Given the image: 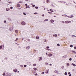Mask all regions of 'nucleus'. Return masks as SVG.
I'll list each match as a JSON object with an SVG mask.
<instances>
[{"instance_id":"1","label":"nucleus","mask_w":76,"mask_h":76,"mask_svg":"<svg viewBox=\"0 0 76 76\" xmlns=\"http://www.w3.org/2000/svg\"><path fill=\"white\" fill-rule=\"evenodd\" d=\"M21 23L22 25H26V23L24 21L22 22H21Z\"/></svg>"},{"instance_id":"2","label":"nucleus","mask_w":76,"mask_h":76,"mask_svg":"<svg viewBox=\"0 0 76 76\" xmlns=\"http://www.w3.org/2000/svg\"><path fill=\"white\" fill-rule=\"evenodd\" d=\"M17 71H18V70L16 69H15L13 70V72H15V73H16V72H17Z\"/></svg>"},{"instance_id":"3","label":"nucleus","mask_w":76,"mask_h":76,"mask_svg":"<svg viewBox=\"0 0 76 76\" xmlns=\"http://www.w3.org/2000/svg\"><path fill=\"white\" fill-rule=\"evenodd\" d=\"M29 48H30V46H29L26 47V49H27V50H29Z\"/></svg>"},{"instance_id":"4","label":"nucleus","mask_w":76,"mask_h":76,"mask_svg":"<svg viewBox=\"0 0 76 76\" xmlns=\"http://www.w3.org/2000/svg\"><path fill=\"white\" fill-rule=\"evenodd\" d=\"M42 60V57H39V61H41Z\"/></svg>"},{"instance_id":"5","label":"nucleus","mask_w":76,"mask_h":76,"mask_svg":"<svg viewBox=\"0 0 76 76\" xmlns=\"http://www.w3.org/2000/svg\"><path fill=\"white\" fill-rule=\"evenodd\" d=\"M71 23V22H72L70 21H69L68 22H66V21H65V23Z\"/></svg>"},{"instance_id":"6","label":"nucleus","mask_w":76,"mask_h":76,"mask_svg":"<svg viewBox=\"0 0 76 76\" xmlns=\"http://www.w3.org/2000/svg\"><path fill=\"white\" fill-rule=\"evenodd\" d=\"M54 22V21L53 20H50V22L51 23H53Z\"/></svg>"},{"instance_id":"7","label":"nucleus","mask_w":76,"mask_h":76,"mask_svg":"<svg viewBox=\"0 0 76 76\" xmlns=\"http://www.w3.org/2000/svg\"><path fill=\"white\" fill-rule=\"evenodd\" d=\"M48 56H49V57H51V56H52V54L49 53L48 54Z\"/></svg>"},{"instance_id":"8","label":"nucleus","mask_w":76,"mask_h":76,"mask_svg":"<svg viewBox=\"0 0 76 76\" xmlns=\"http://www.w3.org/2000/svg\"><path fill=\"white\" fill-rule=\"evenodd\" d=\"M53 35L54 36V37H57V35L56 34H53Z\"/></svg>"},{"instance_id":"9","label":"nucleus","mask_w":76,"mask_h":76,"mask_svg":"<svg viewBox=\"0 0 76 76\" xmlns=\"http://www.w3.org/2000/svg\"><path fill=\"white\" fill-rule=\"evenodd\" d=\"M8 20H10V21H12V19H11V18H7Z\"/></svg>"},{"instance_id":"10","label":"nucleus","mask_w":76,"mask_h":76,"mask_svg":"<svg viewBox=\"0 0 76 76\" xmlns=\"http://www.w3.org/2000/svg\"><path fill=\"white\" fill-rule=\"evenodd\" d=\"M17 6L18 7H20V4H17Z\"/></svg>"},{"instance_id":"11","label":"nucleus","mask_w":76,"mask_h":76,"mask_svg":"<svg viewBox=\"0 0 76 76\" xmlns=\"http://www.w3.org/2000/svg\"><path fill=\"white\" fill-rule=\"evenodd\" d=\"M72 66H74V67H75V66H76V64H75L73 63H72Z\"/></svg>"},{"instance_id":"12","label":"nucleus","mask_w":76,"mask_h":76,"mask_svg":"<svg viewBox=\"0 0 76 76\" xmlns=\"http://www.w3.org/2000/svg\"><path fill=\"white\" fill-rule=\"evenodd\" d=\"M55 73H58V72L57 71H55Z\"/></svg>"},{"instance_id":"13","label":"nucleus","mask_w":76,"mask_h":76,"mask_svg":"<svg viewBox=\"0 0 76 76\" xmlns=\"http://www.w3.org/2000/svg\"><path fill=\"white\" fill-rule=\"evenodd\" d=\"M72 35V37L74 38V37H76V36L75 35Z\"/></svg>"},{"instance_id":"14","label":"nucleus","mask_w":76,"mask_h":76,"mask_svg":"<svg viewBox=\"0 0 76 76\" xmlns=\"http://www.w3.org/2000/svg\"><path fill=\"white\" fill-rule=\"evenodd\" d=\"M8 76H10L11 75H12V74L11 73H9L8 74Z\"/></svg>"},{"instance_id":"15","label":"nucleus","mask_w":76,"mask_h":76,"mask_svg":"<svg viewBox=\"0 0 76 76\" xmlns=\"http://www.w3.org/2000/svg\"><path fill=\"white\" fill-rule=\"evenodd\" d=\"M64 1H61V3H66V2H64Z\"/></svg>"},{"instance_id":"16","label":"nucleus","mask_w":76,"mask_h":76,"mask_svg":"<svg viewBox=\"0 0 76 76\" xmlns=\"http://www.w3.org/2000/svg\"><path fill=\"white\" fill-rule=\"evenodd\" d=\"M15 32L16 33H18V30H16L15 31Z\"/></svg>"},{"instance_id":"17","label":"nucleus","mask_w":76,"mask_h":76,"mask_svg":"<svg viewBox=\"0 0 76 76\" xmlns=\"http://www.w3.org/2000/svg\"><path fill=\"white\" fill-rule=\"evenodd\" d=\"M6 10L7 11H9V8H6Z\"/></svg>"},{"instance_id":"18","label":"nucleus","mask_w":76,"mask_h":76,"mask_svg":"<svg viewBox=\"0 0 76 76\" xmlns=\"http://www.w3.org/2000/svg\"><path fill=\"white\" fill-rule=\"evenodd\" d=\"M67 72H65V73H64V75H67Z\"/></svg>"},{"instance_id":"19","label":"nucleus","mask_w":76,"mask_h":76,"mask_svg":"<svg viewBox=\"0 0 76 76\" xmlns=\"http://www.w3.org/2000/svg\"><path fill=\"white\" fill-rule=\"evenodd\" d=\"M67 17H68L69 18H71V16H67Z\"/></svg>"},{"instance_id":"20","label":"nucleus","mask_w":76,"mask_h":76,"mask_svg":"<svg viewBox=\"0 0 76 76\" xmlns=\"http://www.w3.org/2000/svg\"><path fill=\"white\" fill-rule=\"evenodd\" d=\"M72 52L74 53V54H76V52H75V51H72Z\"/></svg>"},{"instance_id":"21","label":"nucleus","mask_w":76,"mask_h":76,"mask_svg":"<svg viewBox=\"0 0 76 76\" xmlns=\"http://www.w3.org/2000/svg\"><path fill=\"white\" fill-rule=\"evenodd\" d=\"M49 71H50V70H49V69H48L47 70V72H46V73H48V72H49Z\"/></svg>"},{"instance_id":"22","label":"nucleus","mask_w":76,"mask_h":76,"mask_svg":"<svg viewBox=\"0 0 76 76\" xmlns=\"http://www.w3.org/2000/svg\"><path fill=\"white\" fill-rule=\"evenodd\" d=\"M36 39H39V37H36Z\"/></svg>"},{"instance_id":"23","label":"nucleus","mask_w":76,"mask_h":76,"mask_svg":"<svg viewBox=\"0 0 76 76\" xmlns=\"http://www.w3.org/2000/svg\"><path fill=\"white\" fill-rule=\"evenodd\" d=\"M35 9H38V7H35Z\"/></svg>"},{"instance_id":"24","label":"nucleus","mask_w":76,"mask_h":76,"mask_svg":"<svg viewBox=\"0 0 76 76\" xmlns=\"http://www.w3.org/2000/svg\"><path fill=\"white\" fill-rule=\"evenodd\" d=\"M48 19H46L44 20V21H48Z\"/></svg>"},{"instance_id":"25","label":"nucleus","mask_w":76,"mask_h":76,"mask_svg":"<svg viewBox=\"0 0 76 76\" xmlns=\"http://www.w3.org/2000/svg\"><path fill=\"white\" fill-rule=\"evenodd\" d=\"M36 65H37V64H33V66H36Z\"/></svg>"},{"instance_id":"26","label":"nucleus","mask_w":76,"mask_h":76,"mask_svg":"<svg viewBox=\"0 0 76 76\" xmlns=\"http://www.w3.org/2000/svg\"><path fill=\"white\" fill-rule=\"evenodd\" d=\"M27 8H29V9H30V7H29V6L28 5L27 6Z\"/></svg>"},{"instance_id":"27","label":"nucleus","mask_w":76,"mask_h":76,"mask_svg":"<svg viewBox=\"0 0 76 76\" xmlns=\"http://www.w3.org/2000/svg\"><path fill=\"white\" fill-rule=\"evenodd\" d=\"M72 58H70L69 59V61H72Z\"/></svg>"},{"instance_id":"28","label":"nucleus","mask_w":76,"mask_h":76,"mask_svg":"<svg viewBox=\"0 0 76 76\" xmlns=\"http://www.w3.org/2000/svg\"><path fill=\"white\" fill-rule=\"evenodd\" d=\"M33 69H34V70H37V68H34Z\"/></svg>"},{"instance_id":"29","label":"nucleus","mask_w":76,"mask_h":76,"mask_svg":"<svg viewBox=\"0 0 76 76\" xmlns=\"http://www.w3.org/2000/svg\"><path fill=\"white\" fill-rule=\"evenodd\" d=\"M23 15H26V14L25 12H23Z\"/></svg>"},{"instance_id":"30","label":"nucleus","mask_w":76,"mask_h":76,"mask_svg":"<svg viewBox=\"0 0 76 76\" xmlns=\"http://www.w3.org/2000/svg\"><path fill=\"white\" fill-rule=\"evenodd\" d=\"M66 65L68 66H69V63H67V64Z\"/></svg>"},{"instance_id":"31","label":"nucleus","mask_w":76,"mask_h":76,"mask_svg":"<svg viewBox=\"0 0 76 76\" xmlns=\"http://www.w3.org/2000/svg\"><path fill=\"white\" fill-rule=\"evenodd\" d=\"M71 18H73V17H74V16L73 15H71Z\"/></svg>"},{"instance_id":"32","label":"nucleus","mask_w":76,"mask_h":76,"mask_svg":"<svg viewBox=\"0 0 76 76\" xmlns=\"http://www.w3.org/2000/svg\"><path fill=\"white\" fill-rule=\"evenodd\" d=\"M64 16H65V17H66L68 16L67 15H66V14L64 15Z\"/></svg>"},{"instance_id":"33","label":"nucleus","mask_w":76,"mask_h":76,"mask_svg":"<svg viewBox=\"0 0 76 76\" xmlns=\"http://www.w3.org/2000/svg\"><path fill=\"white\" fill-rule=\"evenodd\" d=\"M2 75H3V76H5V73H4Z\"/></svg>"},{"instance_id":"34","label":"nucleus","mask_w":76,"mask_h":76,"mask_svg":"<svg viewBox=\"0 0 76 76\" xmlns=\"http://www.w3.org/2000/svg\"><path fill=\"white\" fill-rule=\"evenodd\" d=\"M70 47L72 48V47H73V45H70Z\"/></svg>"},{"instance_id":"35","label":"nucleus","mask_w":76,"mask_h":76,"mask_svg":"<svg viewBox=\"0 0 76 76\" xmlns=\"http://www.w3.org/2000/svg\"><path fill=\"white\" fill-rule=\"evenodd\" d=\"M44 73H45V72H42V75H43V74H44Z\"/></svg>"},{"instance_id":"36","label":"nucleus","mask_w":76,"mask_h":76,"mask_svg":"<svg viewBox=\"0 0 76 76\" xmlns=\"http://www.w3.org/2000/svg\"><path fill=\"white\" fill-rule=\"evenodd\" d=\"M61 68L62 69H64V66H63L61 67Z\"/></svg>"},{"instance_id":"37","label":"nucleus","mask_w":76,"mask_h":76,"mask_svg":"<svg viewBox=\"0 0 76 76\" xmlns=\"http://www.w3.org/2000/svg\"><path fill=\"white\" fill-rule=\"evenodd\" d=\"M3 47V46L1 45L0 46V49L1 48H2Z\"/></svg>"},{"instance_id":"38","label":"nucleus","mask_w":76,"mask_h":76,"mask_svg":"<svg viewBox=\"0 0 76 76\" xmlns=\"http://www.w3.org/2000/svg\"><path fill=\"white\" fill-rule=\"evenodd\" d=\"M57 45L58 47H60V44H57Z\"/></svg>"},{"instance_id":"39","label":"nucleus","mask_w":76,"mask_h":76,"mask_svg":"<svg viewBox=\"0 0 76 76\" xmlns=\"http://www.w3.org/2000/svg\"><path fill=\"white\" fill-rule=\"evenodd\" d=\"M18 38H16V40H15V41H18Z\"/></svg>"},{"instance_id":"40","label":"nucleus","mask_w":76,"mask_h":76,"mask_svg":"<svg viewBox=\"0 0 76 76\" xmlns=\"http://www.w3.org/2000/svg\"><path fill=\"white\" fill-rule=\"evenodd\" d=\"M49 2V0H47V2L48 3Z\"/></svg>"},{"instance_id":"41","label":"nucleus","mask_w":76,"mask_h":76,"mask_svg":"<svg viewBox=\"0 0 76 76\" xmlns=\"http://www.w3.org/2000/svg\"><path fill=\"white\" fill-rule=\"evenodd\" d=\"M4 23H6V20H4Z\"/></svg>"},{"instance_id":"42","label":"nucleus","mask_w":76,"mask_h":76,"mask_svg":"<svg viewBox=\"0 0 76 76\" xmlns=\"http://www.w3.org/2000/svg\"><path fill=\"white\" fill-rule=\"evenodd\" d=\"M62 22V23H64V21H62V22Z\"/></svg>"},{"instance_id":"43","label":"nucleus","mask_w":76,"mask_h":76,"mask_svg":"<svg viewBox=\"0 0 76 76\" xmlns=\"http://www.w3.org/2000/svg\"><path fill=\"white\" fill-rule=\"evenodd\" d=\"M37 75H38V74H37V73H36V74L34 75L35 76H37Z\"/></svg>"},{"instance_id":"44","label":"nucleus","mask_w":76,"mask_h":76,"mask_svg":"<svg viewBox=\"0 0 76 76\" xmlns=\"http://www.w3.org/2000/svg\"><path fill=\"white\" fill-rule=\"evenodd\" d=\"M34 15H37V14H38V13H37V12H36V13H34Z\"/></svg>"},{"instance_id":"45","label":"nucleus","mask_w":76,"mask_h":76,"mask_svg":"<svg viewBox=\"0 0 76 76\" xmlns=\"http://www.w3.org/2000/svg\"><path fill=\"white\" fill-rule=\"evenodd\" d=\"M10 9H13V7H10Z\"/></svg>"},{"instance_id":"46","label":"nucleus","mask_w":76,"mask_h":76,"mask_svg":"<svg viewBox=\"0 0 76 76\" xmlns=\"http://www.w3.org/2000/svg\"><path fill=\"white\" fill-rule=\"evenodd\" d=\"M48 49L49 48H50V47L49 46H47L46 47Z\"/></svg>"},{"instance_id":"47","label":"nucleus","mask_w":76,"mask_h":76,"mask_svg":"<svg viewBox=\"0 0 76 76\" xmlns=\"http://www.w3.org/2000/svg\"><path fill=\"white\" fill-rule=\"evenodd\" d=\"M26 66H27L26 65H24V67H26Z\"/></svg>"},{"instance_id":"48","label":"nucleus","mask_w":76,"mask_h":76,"mask_svg":"<svg viewBox=\"0 0 76 76\" xmlns=\"http://www.w3.org/2000/svg\"><path fill=\"white\" fill-rule=\"evenodd\" d=\"M33 7H35V5H33L32 6Z\"/></svg>"},{"instance_id":"49","label":"nucleus","mask_w":76,"mask_h":76,"mask_svg":"<svg viewBox=\"0 0 76 76\" xmlns=\"http://www.w3.org/2000/svg\"><path fill=\"white\" fill-rule=\"evenodd\" d=\"M68 75H70V72H69L68 73Z\"/></svg>"},{"instance_id":"50","label":"nucleus","mask_w":76,"mask_h":76,"mask_svg":"<svg viewBox=\"0 0 76 76\" xmlns=\"http://www.w3.org/2000/svg\"><path fill=\"white\" fill-rule=\"evenodd\" d=\"M63 58H66V57L64 56H63Z\"/></svg>"},{"instance_id":"51","label":"nucleus","mask_w":76,"mask_h":76,"mask_svg":"<svg viewBox=\"0 0 76 76\" xmlns=\"http://www.w3.org/2000/svg\"><path fill=\"white\" fill-rule=\"evenodd\" d=\"M9 3H10H10L12 4V2H11V1L9 2Z\"/></svg>"},{"instance_id":"52","label":"nucleus","mask_w":76,"mask_h":76,"mask_svg":"<svg viewBox=\"0 0 76 76\" xmlns=\"http://www.w3.org/2000/svg\"><path fill=\"white\" fill-rule=\"evenodd\" d=\"M48 51H49V50H50V51H51L52 50L50 49H48Z\"/></svg>"},{"instance_id":"53","label":"nucleus","mask_w":76,"mask_h":76,"mask_svg":"<svg viewBox=\"0 0 76 76\" xmlns=\"http://www.w3.org/2000/svg\"><path fill=\"white\" fill-rule=\"evenodd\" d=\"M27 5H28V4H25V6H27Z\"/></svg>"},{"instance_id":"54","label":"nucleus","mask_w":76,"mask_h":76,"mask_svg":"<svg viewBox=\"0 0 76 76\" xmlns=\"http://www.w3.org/2000/svg\"><path fill=\"white\" fill-rule=\"evenodd\" d=\"M7 58H5V60H7Z\"/></svg>"},{"instance_id":"55","label":"nucleus","mask_w":76,"mask_h":76,"mask_svg":"<svg viewBox=\"0 0 76 76\" xmlns=\"http://www.w3.org/2000/svg\"><path fill=\"white\" fill-rule=\"evenodd\" d=\"M58 2H59V3H61V1H58Z\"/></svg>"},{"instance_id":"56","label":"nucleus","mask_w":76,"mask_h":76,"mask_svg":"<svg viewBox=\"0 0 76 76\" xmlns=\"http://www.w3.org/2000/svg\"><path fill=\"white\" fill-rule=\"evenodd\" d=\"M42 16H43V17H44V14H43V15H42Z\"/></svg>"},{"instance_id":"57","label":"nucleus","mask_w":76,"mask_h":76,"mask_svg":"<svg viewBox=\"0 0 76 76\" xmlns=\"http://www.w3.org/2000/svg\"><path fill=\"white\" fill-rule=\"evenodd\" d=\"M48 13H49V14H51V12H48Z\"/></svg>"},{"instance_id":"58","label":"nucleus","mask_w":76,"mask_h":76,"mask_svg":"<svg viewBox=\"0 0 76 76\" xmlns=\"http://www.w3.org/2000/svg\"><path fill=\"white\" fill-rule=\"evenodd\" d=\"M69 76H72V74H69Z\"/></svg>"},{"instance_id":"59","label":"nucleus","mask_w":76,"mask_h":76,"mask_svg":"<svg viewBox=\"0 0 76 76\" xmlns=\"http://www.w3.org/2000/svg\"><path fill=\"white\" fill-rule=\"evenodd\" d=\"M49 65H50V66H52V64H49Z\"/></svg>"},{"instance_id":"60","label":"nucleus","mask_w":76,"mask_h":76,"mask_svg":"<svg viewBox=\"0 0 76 76\" xmlns=\"http://www.w3.org/2000/svg\"><path fill=\"white\" fill-rule=\"evenodd\" d=\"M74 48L75 49H76V47H75Z\"/></svg>"},{"instance_id":"61","label":"nucleus","mask_w":76,"mask_h":76,"mask_svg":"<svg viewBox=\"0 0 76 76\" xmlns=\"http://www.w3.org/2000/svg\"><path fill=\"white\" fill-rule=\"evenodd\" d=\"M21 1H19L18 3H21Z\"/></svg>"},{"instance_id":"62","label":"nucleus","mask_w":76,"mask_h":76,"mask_svg":"<svg viewBox=\"0 0 76 76\" xmlns=\"http://www.w3.org/2000/svg\"><path fill=\"white\" fill-rule=\"evenodd\" d=\"M5 76H9V75H8V74H7Z\"/></svg>"},{"instance_id":"63","label":"nucleus","mask_w":76,"mask_h":76,"mask_svg":"<svg viewBox=\"0 0 76 76\" xmlns=\"http://www.w3.org/2000/svg\"><path fill=\"white\" fill-rule=\"evenodd\" d=\"M46 72H47V71H46L45 73H46Z\"/></svg>"},{"instance_id":"64","label":"nucleus","mask_w":76,"mask_h":76,"mask_svg":"<svg viewBox=\"0 0 76 76\" xmlns=\"http://www.w3.org/2000/svg\"><path fill=\"white\" fill-rule=\"evenodd\" d=\"M62 16H64V15H62Z\"/></svg>"}]
</instances>
